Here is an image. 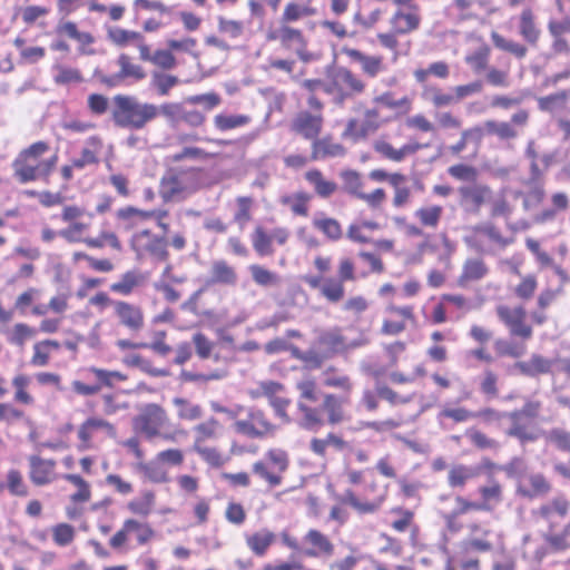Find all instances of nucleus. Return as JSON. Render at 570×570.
I'll return each instance as SVG.
<instances>
[{"label": "nucleus", "mask_w": 570, "mask_h": 570, "mask_svg": "<svg viewBox=\"0 0 570 570\" xmlns=\"http://www.w3.org/2000/svg\"><path fill=\"white\" fill-rule=\"evenodd\" d=\"M51 150L49 141L37 140L22 148L11 163L12 176L19 184L48 183L57 166L58 155L45 157Z\"/></svg>", "instance_id": "obj_1"}, {"label": "nucleus", "mask_w": 570, "mask_h": 570, "mask_svg": "<svg viewBox=\"0 0 570 570\" xmlns=\"http://www.w3.org/2000/svg\"><path fill=\"white\" fill-rule=\"evenodd\" d=\"M351 403L352 395L335 393H324L318 407L298 401L297 410L301 413V426L307 431L317 432L325 423L337 425L345 421V407Z\"/></svg>", "instance_id": "obj_2"}, {"label": "nucleus", "mask_w": 570, "mask_h": 570, "mask_svg": "<svg viewBox=\"0 0 570 570\" xmlns=\"http://www.w3.org/2000/svg\"><path fill=\"white\" fill-rule=\"evenodd\" d=\"M461 208L471 215H479L484 206L489 207L492 218H508L512 214V206L504 193L494 194L491 186L484 183H472L458 188Z\"/></svg>", "instance_id": "obj_3"}, {"label": "nucleus", "mask_w": 570, "mask_h": 570, "mask_svg": "<svg viewBox=\"0 0 570 570\" xmlns=\"http://www.w3.org/2000/svg\"><path fill=\"white\" fill-rule=\"evenodd\" d=\"M304 283L312 289H317L321 296L331 304H337L345 297V283L357 279L355 259L352 256H341L337 261L336 277L306 275Z\"/></svg>", "instance_id": "obj_4"}, {"label": "nucleus", "mask_w": 570, "mask_h": 570, "mask_svg": "<svg viewBox=\"0 0 570 570\" xmlns=\"http://www.w3.org/2000/svg\"><path fill=\"white\" fill-rule=\"evenodd\" d=\"M389 498V485L371 478L358 489H346L340 502L358 515H372L381 511Z\"/></svg>", "instance_id": "obj_5"}, {"label": "nucleus", "mask_w": 570, "mask_h": 570, "mask_svg": "<svg viewBox=\"0 0 570 570\" xmlns=\"http://www.w3.org/2000/svg\"><path fill=\"white\" fill-rule=\"evenodd\" d=\"M112 120L120 128L140 130L158 117V106L140 102L136 97L117 95L114 97Z\"/></svg>", "instance_id": "obj_6"}, {"label": "nucleus", "mask_w": 570, "mask_h": 570, "mask_svg": "<svg viewBox=\"0 0 570 570\" xmlns=\"http://www.w3.org/2000/svg\"><path fill=\"white\" fill-rule=\"evenodd\" d=\"M423 17L419 6L396 8L389 18V31L376 33V40L381 47L396 51L400 41L399 37L416 32L422 24Z\"/></svg>", "instance_id": "obj_7"}, {"label": "nucleus", "mask_w": 570, "mask_h": 570, "mask_svg": "<svg viewBox=\"0 0 570 570\" xmlns=\"http://www.w3.org/2000/svg\"><path fill=\"white\" fill-rule=\"evenodd\" d=\"M203 170L198 167L169 168L160 179L159 194L164 202L184 199L200 187Z\"/></svg>", "instance_id": "obj_8"}, {"label": "nucleus", "mask_w": 570, "mask_h": 570, "mask_svg": "<svg viewBox=\"0 0 570 570\" xmlns=\"http://www.w3.org/2000/svg\"><path fill=\"white\" fill-rule=\"evenodd\" d=\"M157 532L148 521L126 518L119 529L109 538L111 550L126 553L135 547H145L154 541Z\"/></svg>", "instance_id": "obj_9"}, {"label": "nucleus", "mask_w": 570, "mask_h": 570, "mask_svg": "<svg viewBox=\"0 0 570 570\" xmlns=\"http://www.w3.org/2000/svg\"><path fill=\"white\" fill-rule=\"evenodd\" d=\"M265 39L269 42H277L287 52H294L303 62L314 59V53L308 50V39L304 31L295 26L282 22L272 23L265 32Z\"/></svg>", "instance_id": "obj_10"}, {"label": "nucleus", "mask_w": 570, "mask_h": 570, "mask_svg": "<svg viewBox=\"0 0 570 570\" xmlns=\"http://www.w3.org/2000/svg\"><path fill=\"white\" fill-rule=\"evenodd\" d=\"M354 110L361 114V117H351L345 124L342 132L344 139L353 142L366 140L374 135L383 125L389 122L387 118L382 117L381 110L376 106H367L358 102Z\"/></svg>", "instance_id": "obj_11"}, {"label": "nucleus", "mask_w": 570, "mask_h": 570, "mask_svg": "<svg viewBox=\"0 0 570 570\" xmlns=\"http://www.w3.org/2000/svg\"><path fill=\"white\" fill-rule=\"evenodd\" d=\"M289 468V456L282 449H269L264 456L252 464V473L268 489L283 484L284 475Z\"/></svg>", "instance_id": "obj_12"}, {"label": "nucleus", "mask_w": 570, "mask_h": 570, "mask_svg": "<svg viewBox=\"0 0 570 570\" xmlns=\"http://www.w3.org/2000/svg\"><path fill=\"white\" fill-rule=\"evenodd\" d=\"M366 83L351 69H336L326 81L324 92L332 97L337 106H343L348 99L364 94Z\"/></svg>", "instance_id": "obj_13"}, {"label": "nucleus", "mask_w": 570, "mask_h": 570, "mask_svg": "<svg viewBox=\"0 0 570 570\" xmlns=\"http://www.w3.org/2000/svg\"><path fill=\"white\" fill-rule=\"evenodd\" d=\"M129 246L140 262L164 263L169 259L168 239L165 235L156 234L149 228L134 233L129 239Z\"/></svg>", "instance_id": "obj_14"}, {"label": "nucleus", "mask_w": 570, "mask_h": 570, "mask_svg": "<svg viewBox=\"0 0 570 570\" xmlns=\"http://www.w3.org/2000/svg\"><path fill=\"white\" fill-rule=\"evenodd\" d=\"M169 425L170 419L167 411L156 403L145 404L132 419V429L148 440L159 436L165 440H173L171 434L163 433Z\"/></svg>", "instance_id": "obj_15"}, {"label": "nucleus", "mask_w": 570, "mask_h": 570, "mask_svg": "<svg viewBox=\"0 0 570 570\" xmlns=\"http://www.w3.org/2000/svg\"><path fill=\"white\" fill-rule=\"evenodd\" d=\"M117 435L116 425L100 416H89L82 421L77 430L78 451L95 450L106 439H115Z\"/></svg>", "instance_id": "obj_16"}, {"label": "nucleus", "mask_w": 570, "mask_h": 570, "mask_svg": "<svg viewBox=\"0 0 570 570\" xmlns=\"http://www.w3.org/2000/svg\"><path fill=\"white\" fill-rule=\"evenodd\" d=\"M60 218L67 226L59 230V236L68 243H81L90 230L92 214L78 205H63Z\"/></svg>", "instance_id": "obj_17"}, {"label": "nucleus", "mask_w": 570, "mask_h": 570, "mask_svg": "<svg viewBox=\"0 0 570 570\" xmlns=\"http://www.w3.org/2000/svg\"><path fill=\"white\" fill-rule=\"evenodd\" d=\"M234 429L237 433L252 439H264L276 433L278 425L267 412L252 406L247 410L246 417L236 420Z\"/></svg>", "instance_id": "obj_18"}, {"label": "nucleus", "mask_w": 570, "mask_h": 570, "mask_svg": "<svg viewBox=\"0 0 570 570\" xmlns=\"http://www.w3.org/2000/svg\"><path fill=\"white\" fill-rule=\"evenodd\" d=\"M88 379H92L91 383H85L76 380L71 383L72 391L81 396H92L98 394L104 387H112L117 382L127 381L128 376L119 371H109L99 367H88L85 370Z\"/></svg>", "instance_id": "obj_19"}, {"label": "nucleus", "mask_w": 570, "mask_h": 570, "mask_svg": "<svg viewBox=\"0 0 570 570\" xmlns=\"http://www.w3.org/2000/svg\"><path fill=\"white\" fill-rule=\"evenodd\" d=\"M416 324L415 307L411 304L396 305L389 303L383 309L381 333L395 336L403 333L410 325Z\"/></svg>", "instance_id": "obj_20"}, {"label": "nucleus", "mask_w": 570, "mask_h": 570, "mask_svg": "<svg viewBox=\"0 0 570 570\" xmlns=\"http://www.w3.org/2000/svg\"><path fill=\"white\" fill-rule=\"evenodd\" d=\"M495 314L512 337L525 342L533 336V328L527 321V311L522 305L500 304L495 307Z\"/></svg>", "instance_id": "obj_21"}, {"label": "nucleus", "mask_w": 570, "mask_h": 570, "mask_svg": "<svg viewBox=\"0 0 570 570\" xmlns=\"http://www.w3.org/2000/svg\"><path fill=\"white\" fill-rule=\"evenodd\" d=\"M569 511L570 501L564 495L554 497L533 510V517L547 524V531L543 533L546 543L547 537L550 533H558L561 530L559 529L560 523L558 520H564Z\"/></svg>", "instance_id": "obj_22"}, {"label": "nucleus", "mask_w": 570, "mask_h": 570, "mask_svg": "<svg viewBox=\"0 0 570 570\" xmlns=\"http://www.w3.org/2000/svg\"><path fill=\"white\" fill-rule=\"evenodd\" d=\"M425 145L420 144L416 140H410L400 147H396L392 142V138L389 134H382L372 144V148L376 155L382 159L392 163H403L406 158L414 156L419 150L423 149Z\"/></svg>", "instance_id": "obj_23"}, {"label": "nucleus", "mask_w": 570, "mask_h": 570, "mask_svg": "<svg viewBox=\"0 0 570 570\" xmlns=\"http://www.w3.org/2000/svg\"><path fill=\"white\" fill-rule=\"evenodd\" d=\"M291 236L286 227H275L268 232L263 225H256L250 234L252 246L255 253L261 256H272L275 253L273 244L284 246Z\"/></svg>", "instance_id": "obj_24"}, {"label": "nucleus", "mask_w": 570, "mask_h": 570, "mask_svg": "<svg viewBox=\"0 0 570 570\" xmlns=\"http://www.w3.org/2000/svg\"><path fill=\"white\" fill-rule=\"evenodd\" d=\"M284 0H266L267 6L276 11ZM318 10L313 4V0H304V1H287L281 12L277 22H282L289 26H295L296 23L314 18L317 16Z\"/></svg>", "instance_id": "obj_25"}, {"label": "nucleus", "mask_w": 570, "mask_h": 570, "mask_svg": "<svg viewBox=\"0 0 570 570\" xmlns=\"http://www.w3.org/2000/svg\"><path fill=\"white\" fill-rule=\"evenodd\" d=\"M112 316L118 326L132 334L141 332L146 324L142 307L125 299H118L112 309Z\"/></svg>", "instance_id": "obj_26"}, {"label": "nucleus", "mask_w": 570, "mask_h": 570, "mask_svg": "<svg viewBox=\"0 0 570 570\" xmlns=\"http://www.w3.org/2000/svg\"><path fill=\"white\" fill-rule=\"evenodd\" d=\"M324 116L323 114H312L308 110L298 111L292 119L291 130L304 138L305 140H314L320 137L323 130Z\"/></svg>", "instance_id": "obj_27"}, {"label": "nucleus", "mask_w": 570, "mask_h": 570, "mask_svg": "<svg viewBox=\"0 0 570 570\" xmlns=\"http://www.w3.org/2000/svg\"><path fill=\"white\" fill-rule=\"evenodd\" d=\"M28 463L29 479L35 487H45L53 483L58 479L57 461L55 459L30 455Z\"/></svg>", "instance_id": "obj_28"}, {"label": "nucleus", "mask_w": 570, "mask_h": 570, "mask_svg": "<svg viewBox=\"0 0 570 570\" xmlns=\"http://www.w3.org/2000/svg\"><path fill=\"white\" fill-rule=\"evenodd\" d=\"M107 38L111 45L117 48H135L141 58L146 47L148 46L145 35L137 30L126 29L122 27H111L107 30Z\"/></svg>", "instance_id": "obj_29"}, {"label": "nucleus", "mask_w": 570, "mask_h": 570, "mask_svg": "<svg viewBox=\"0 0 570 570\" xmlns=\"http://www.w3.org/2000/svg\"><path fill=\"white\" fill-rule=\"evenodd\" d=\"M341 53L345 56L350 62L358 63L362 72L368 78H375L384 70V58L382 56L366 55L365 52L350 46H343L341 48Z\"/></svg>", "instance_id": "obj_30"}, {"label": "nucleus", "mask_w": 570, "mask_h": 570, "mask_svg": "<svg viewBox=\"0 0 570 570\" xmlns=\"http://www.w3.org/2000/svg\"><path fill=\"white\" fill-rule=\"evenodd\" d=\"M478 495L482 512H492L504 501V485L489 475L487 482L478 488Z\"/></svg>", "instance_id": "obj_31"}, {"label": "nucleus", "mask_w": 570, "mask_h": 570, "mask_svg": "<svg viewBox=\"0 0 570 570\" xmlns=\"http://www.w3.org/2000/svg\"><path fill=\"white\" fill-rule=\"evenodd\" d=\"M387 525L397 533L410 532L412 537H416L420 527L415 522V512L403 505L392 507L387 512Z\"/></svg>", "instance_id": "obj_32"}, {"label": "nucleus", "mask_w": 570, "mask_h": 570, "mask_svg": "<svg viewBox=\"0 0 570 570\" xmlns=\"http://www.w3.org/2000/svg\"><path fill=\"white\" fill-rule=\"evenodd\" d=\"M303 540L307 546L304 554L308 558H327L332 557L335 551V546L331 538L317 529H309Z\"/></svg>", "instance_id": "obj_33"}, {"label": "nucleus", "mask_w": 570, "mask_h": 570, "mask_svg": "<svg viewBox=\"0 0 570 570\" xmlns=\"http://www.w3.org/2000/svg\"><path fill=\"white\" fill-rule=\"evenodd\" d=\"M489 274V266L484 259L472 257L464 261L461 273L456 278V286L468 288L471 284L482 281Z\"/></svg>", "instance_id": "obj_34"}, {"label": "nucleus", "mask_w": 570, "mask_h": 570, "mask_svg": "<svg viewBox=\"0 0 570 570\" xmlns=\"http://www.w3.org/2000/svg\"><path fill=\"white\" fill-rule=\"evenodd\" d=\"M308 448L313 454L324 459L330 450L344 452L350 450L351 446L342 434L330 432L324 438H312Z\"/></svg>", "instance_id": "obj_35"}, {"label": "nucleus", "mask_w": 570, "mask_h": 570, "mask_svg": "<svg viewBox=\"0 0 570 570\" xmlns=\"http://www.w3.org/2000/svg\"><path fill=\"white\" fill-rule=\"evenodd\" d=\"M146 283L145 274L139 269H129L122 273L117 281L110 284L109 291L122 297L131 296Z\"/></svg>", "instance_id": "obj_36"}, {"label": "nucleus", "mask_w": 570, "mask_h": 570, "mask_svg": "<svg viewBox=\"0 0 570 570\" xmlns=\"http://www.w3.org/2000/svg\"><path fill=\"white\" fill-rule=\"evenodd\" d=\"M444 216V207L441 204L425 202L416 207L413 212V217L416 225L426 229H436Z\"/></svg>", "instance_id": "obj_37"}, {"label": "nucleus", "mask_w": 570, "mask_h": 570, "mask_svg": "<svg viewBox=\"0 0 570 570\" xmlns=\"http://www.w3.org/2000/svg\"><path fill=\"white\" fill-rule=\"evenodd\" d=\"M346 154L345 147L334 141L332 137L315 138L311 144V160H324L327 158L343 157Z\"/></svg>", "instance_id": "obj_38"}, {"label": "nucleus", "mask_w": 570, "mask_h": 570, "mask_svg": "<svg viewBox=\"0 0 570 570\" xmlns=\"http://www.w3.org/2000/svg\"><path fill=\"white\" fill-rule=\"evenodd\" d=\"M548 31L552 37L551 49L556 55H569L570 45L564 35L570 33V17L562 20H550Z\"/></svg>", "instance_id": "obj_39"}, {"label": "nucleus", "mask_w": 570, "mask_h": 570, "mask_svg": "<svg viewBox=\"0 0 570 570\" xmlns=\"http://www.w3.org/2000/svg\"><path fill=\"white\" fill-rule=\"evenodd\" d=\"M551 490V484L542 473H531L522 480L517 492L528 499H534L548 494Z\"/></svg>", "instance_id": "obj_40"}, {"label": "nucleus", "mask_w": 570, "mask_h": 570, "mask_svg": "<svg viewBox=\"0 0 570 570\" xmlns=\"http://www.w3.org/2000/svg\"><path fill=\"white\" fill-rule=\"evenodd\" d=\"M275 541L276 534L267 528L245 534L246 547L258 558L265 557Z\"/></svg>", "instance_id": "obj_41"}, {"label": "nucleus", "mask_w": 570, "mask_h": 570, "mask_svg": "<svg viewBox=\"0 0 570 570\" xmlns=\"http://www.w3.org/2000/svg\"><path fill=\"white\" fill-rule=\"evenodd\" d=\"M56 32L58 36L67 37L77 41L81 53H86V48L95 42V37L91 32L79 30L78 24L75 21L65 20V18L56 26Z\"/></svg>", "instance_id": "obj_42"}, {"label": "nucleus", "mask_w": 570, "mask_h": 570, "mask_svg": "<svg viewBox=\"0 0 570 570\" xmlns=\"http://www.w3.org/2000/svg\"><path fill=\"white\" fill-rule=\"evenodd\" d=\"M537 17L531 8H524L519 14L518 28L522 39L535 47L541 37V30L537 24Z\"/></svg>", "instance_id": "obj_43"}, {"label": "nucleus", "mask_w": 570, "mask_h": 570, "mask_svg": "<svg viewBox=\"0 0 570 570\" xmlns=\"http://www.w3.org/2000/svg\"><path fill=\"white\" fill-rule=\"evenodd\" d=\"M304 179L313 187L314 193L323 199L332 197L338 189L337 184L327 179L318 168H311L305 171Z\"/></svg>", "instance_id": "obj_44"}, {"label": "nucleus", "mask_w": 570, "mask_h": 570, "mask_svg": "<svg viewBox=\"0 0 570 570\" xmlns=\"http://www.w3.org/2000/svg\"><path fill=\"white\" fill-rule=\"evenodd\" d=\"M136 470L139 472L145 480L154 484H165L170 482L171 478L169 470L156 459L136 463Z\"/></svg>", "instance_id": "obj_45"}, {"label": "nucleus", "mask_w": 570, "mask_h": 570, "mask_svg": "<svg viewBox=\"0 0 570 570\" xmlns=\"http://www.w3.org/2000/svg\"><path fill=\"white\" fill-rule=\"evenodd\" d=\"M61 343L57 340L46 338L32 345L30 364L35 367L48 366L53 353L60 351Z\"/></svg>", "instance_id": "obj_46"}, {"label": "nucleus", "mask_w": 570, "mask_h": 570, "mask_svg": "<svg viewBox=\"0 0 570 570\" xmlns=\"http://www.w3.org/2000/svg\"><path fill=\"white\" fill-rule=\"evenodd\" d=\"M483 138L484 129L480 125L463 129L460 139L455 144L450 145L448 151L452 156L459 157L469 145H473L475 149H479Z\"/></svg>", "instance_id": "obj_47"}, {"label": "nucleus", "mask_w": 570, "mask_h": 570, "mask_svg": "<svg viewBox=\"0 0 570 570\" xmlns=\"http://www.w3.org/2000/svg\"><path fill=\"white\" fill-rule=\"evenodd\" d=\"M153 214L129 205L119 208L115 214V218L120 229L131 230L140 223L150 219Z\"/></svg>", "instance_id": "obj_48"}, {"label": "nucleus", "mask_w": 570, "mask_h": 570, "mask_svg": "<svg viewBox=\"0 0 570 570\" xmlns=\"http://www.w3.org/2000/svg\"><path fill=\"white\" fill-rule=\"evenodd\" d=\"M191 449L212 469H219L228 461V456L213 442L191 444Z\"/></svg>", "instance_id": "obj_49"}, {"label": "nucleus", "mask_w": 570, "mask_h": 570, "mask_svg": "<svg viewBox=\"0 0 570 570\" xmlns=\"http://www.w3.org/2000/svg\"><path fill=\"white\" fill-rule=\"evenodd\" d=\"M313 227L318 230L327 240L338 242L343 237L342 224L334 217L318 213L312 219Z\"/></svg>", "instance_id": "obj_50"}, {"label": "nucleus", "mask_w": 570, "mask_h": 570, "mask_svg": "<svg viewBox=\"0 0 570 570\" xmlns=\"http://www.w3.org/2000/svg\"><path fill=\"white\" fill-rule=\"evenodd\" d=\"M1 490H7L10 495L18 498H27L30 493L22 471L17 468H10L6 472L4 482L0 483V491Z\"/></svg>", "instance_id": "obj_51"}, {"label": "nucleus", "mask_w": 570, "mask_h": 570, "mask_svg": "<svg viewBox=\"0 0 570 570\" xmlns=\"http://www.w3.org/2000/svg\"><path fill=\"white\" fill-rule=\"evenodd\" d=\"M311 200L312 195L303 190L283 195L279 198V203L283 206L287 207L294 216L298 217H308Z\"/></svg>", "instance_id": "obj_52"}, {"label": "nucleus", "mask_w": 570, "mask_h": 570, "mask_svg": "<svg viewBox=\"0 0 570 570\" xmlns=\"http://www.w3.org/2000/svg\"><path fill=\"white\" fill-rule=\"evenodd\" d=\"M30 382V376L24 373H18L11 379L16 404L23 406H33L36 404V397L29 389Z\"/></svg>", "instance_id": "obj_53"}, {"label": "nucleus", "mask_w": 570, "mask_h": 570, "mask_svg": "<svg viewBox=\"0 0 570 570\" xmlns=\"http://www.w3.org/2000/svg\"><path fill=\"white\" fill-rule=\"evenodd\" d=\"M141 61L149 62L154 67L160 70H171L177 66V59L169 49H156L151 50V46L148 43L141 58Z\"/></svg>", "instance_id": "obj_54"}, {"label": "nucleus", "mask_w": 570, "mask_h": 570, "mask_svg": "<svg viewBox=\"0 0 570 570\" xmlns=\"http://www.w3.org/2000/svg\"><path fill=\"white\" fill-rule=\"evenodd\" d=\"M514 366L521 374L534 377L548 374L552 368V361L542 355L533 354L527 361L517 362Z\"/></svg>", "instance_id": "obj_55"}, {"label": "nucleus", "mask_w": 570, "mask_h": 570, "mask_svg": "<svg viewBox=\"0 0 570 570\" xmlns=\"http://www.w3.org/2000/svg\"><path fill=\"white\" fill-rule=\"evenodd\" d=\"M209 283L234 286L237 283V272L225 259L214 261L210 266Z\"/></svg>", "instance_id": "obj_56"}, {"label": "nucleus", "mask_w": 570, "mask_h": 570, "mask_svg": "<svg viewBox=\"0 0 570 570\" xmlns=\"http://www.w3.org/2000/svg\"><path fill=\"white\" fill-rule=\"evenodd\" d=\"M222 424L218 419L212 416L194 426L193 444L214 442L219 438Z\"/></svg>", "instance_id": "obj_57"}, {"label": "nucleus", "mask_w": 570, "mask_h": 570, "mask_svg": "<svg viewBox=\"0 0 570 570\" xmlns=\"http://www.w3.org/2000/svg\"><path fill=\"white\" fill-rule=\"evenodd\" d=\"M52 80L57 86L79 85L85 81L82 71L72 66L55 63L52 66Z\"/></svg>", "instance_id": "obj_58"}, {"label": "nucleus", "mask_w": 570, "mask_h": 570, "mask_svg": "<svg viewBox=\"0 0 570 570\" xmlns=\"http://www.w3.org/2000/svg\"><path fill=\"white\" fill-rule=\"evenodd\" d=\"M156 504V493L154 490L146 489L141 491L139 498L127 502V510L137 517L147 518L154 511Z\"/></svg>", "instance_id": "obj_59"}, {"label": "nucleus", "mask_w": 570, "mask_h": 570, "mask_svg": "<svg viewBox=\"0 0 570 570\" xmlns=\"http://www.w3.org/2000/svg\"><path fill=\"white\" fill-rule=\"evenodd\" d=\"M323 385L326 387L337 389L340 394L352 395L354 384L351 377L340 373L335 367L331 366L323 372Z\"/></svg>", "instance_id": "obj_60"}, {"label": "nucleus", "mask_w": 570, "mask_h": 570, "mask_svg": "<svg viewBox=\"0 0 570 570\" xmlns=\"http://www.w3.org/2000/svg\"><path fill=\"white\" fill-rule=\"evenodd\" d=\"M235 207L233 222L238 226L239 230H244L246 225L253 219L255 199L252 196H237L235 198Z\"/></svg>", "instance_id": "obj_61"}, {"label": "nucleus", "mask_w": 570, "mask_h": 570, "mask_svg": "<svg viewBox=\"0 0 570 570\" xmlns=\"http://www.w3.org/2000/svg\"><path fill=\"white\" fill-rule=\"evenodd\" d=\"M317 344L328 353H338L346 347V338L341 330L335 327L323 331L317 336Z\"/></svg>", "instance_id": "obj_62"}, {"label": "nucleus", "mask_w": 570, "mask_h": 570, "mask_svg": "<svg viewBox=\"0 0 570 570\" xmlns=\"http://www.w3.org/2000/svg\"><path fill=\"white\" fill-rule=\"evenodd\" d=\"M552 551L548 543L542 544L530 534L523 537L522 556L524 559L540 563Z\"/></svg>", "instance_id": "obj_63"}, {"label": "nucleus", "mask_w": 570, "mask_h": 570, "mask_svg": "<svg viewBox=\"0 0 570 570\" xmlns=\"http://www.w3.org/2000/svg\"><path fill=\"white\" fill-rule=\"evenodd\" d=\"M253 282L261 287H276L281 284V276L259 264H252L248 267Z\"/></svg>", "instance_id": "obj_64"}]
</instances>
